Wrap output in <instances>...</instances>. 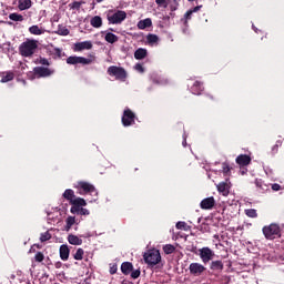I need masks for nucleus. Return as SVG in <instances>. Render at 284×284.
<instances>
[{
    "label": "nucleus",
    "instance_id": "nucleus-27",
    "mask_svg": "<svg viewBox=\"0 0 284 284\" xmlns=\"http://www.w3.org/2000/svg\"><path fill=\"white\" fill-rule=\"evenodd\" d=\"M29 32H30V34H36L39 37L41 34H44L45 31L43 29L39 28V26L34 24L29 28Z\"/></svg>",
    "mask_w": 284,
    "mask_h": 284
},
{
    "label": "nucleus",
    "instance_id": "nucleus-22",
    "mask_svg": "<svg viewBox=\"0 0 284 284\" xmlns=\"http://www.w3.org/2000/svg\"><path fill=\"white\" fill-rule=\"evenodd\" d=\"M145 57H148V50L146 49L139 48L138 50H135L134 59H136L138 61H141V60L145 59Z\"/></svg>",
    "mask_w": 284,
    "mask_h": 284
},
{
    "label": "nucleus",
    "instance_id": "nucleus-20",
    "mask_svg": "<svg viewBox=\"0 0 284 284\" xmlns=\"http://www.w3.org/2000/svg\"><path fill=\"white\" fill-rule=\"evenodd\" d=\"M79 187L83 190V192H89L91 194L92 192H97V189L94 187V185L88 182H83V181L79 182Z\"/></svg>",
    "mask_w": 284,
    "mask_h": 284
},
{
    "label": "nucleus",
    "instance_id": "nucleus-31",
    "mask_svg": "<svg viewBox=\"0 0 284 284\" xmlns=\"http://www.w3.org/2000/svg\"><path fill=\"white\" fill-rule=\"evenodd\" d=\"M146 41L150 45H154V43H159V36L154 33H149L146 36Z\"/></svg>",
    "mask_w": 284,
    "mask_h": 284
},
{
    "label": "nucleus",
    "instance_id": "nucleus-37",
    "mask_svg": "<svg viewBox=\"0 0 284 284\" xmlns=\"http://www.w3.org/2000/svg\"><path fill=\"white\" fill-rule=\"evenodd\" d=\"M245 214H246V216H248V219H257L258 217V213H256V209H247V210H245Z\"/></svg>",
    "mask_w": 284,
    "mask_h": 284
},
{
    "label": "nucleus",
    "instance_id": "nucleus-47",
    "mask_svg": "<svg viewBox=\"0 0 284 284\" xmlns=\"http://www.w3.org/2000/svg\"><path fill=\"white\" fill-rule=\"evenodd\" d=\"M139 276H141V270H135L133 272H131V278H139Z\"/></svg>",
    "mask_w": 284,
    "mask_h": 284
},
{
    "label": "nucleus",
    "instance_id": "nucleus-9",
    "mask_svg": "<svg viewBox=\"0 0 284 284\" xmlns=\"http://www.w3.org/2000/svg\"><path fill=\"white\" fill-rule=\"evenodd\" d=\"M200 258L206 265V263H210L214 258V251L210 247L200 248Z\"/></svg>",
    "mask_w": 284,
    "mask_h": 284
},
{
    "label": "nucleus",
    "instance_id": "nucleus-51",
    "mask_svg": "<svg viewBox=\"0 0 284 284\" xmlns=\"http://www.w3.org/2000/svg\"><path fill=\"white\" fill-rule=\"evenodd\" d=\"M192 14H194V11L192 10L186 11V13L184 14L186 21H190V19H192Z\"/></svg>",
    "mask_w": 284,
    "mask_h": 284
},
{
    "label": "nucleus",
    "instance_id": "nucleus-41",
    "mask_svg": "<svg viewBox=\"0 0 284 284\" xmlns=\"http://www.w3.org/2000/svg\"><path fill=\"white\" fill-rule=\"evenodd\" d=\"M81 6H83V1H74L72 3L69 4V8L71 10H81Z\"/></svg>",
    "mask_w": 284,
    "mask_h": 284
},
{
    "label": "nucleus",
    "instance_id": "nucleus-46",
    "mask_svg": "<svg viewBox=\"0 0 284 284\" xmlns=\"http://www.w3.org/2000/svg\"><path fill=\"white\" fill-rule=\"evenodd\" d=\"M80 216H88L90 215V211L88 209H84V207H80V213H79Z\"/></svg>",
    "mask_w": 284,
    "mask_h": 284
},
{
    "label": "nucleus",
    "instance_id": "nucleus-12",
    "mask_svg": "<svg viewBox=\"0 0 284 284\" xmlns=\"http://www.w3.org/2000/svg\"><path fill=\"white\" fill-rule=\"evenodd\" d=\"M231 187L232 183L230 182V180H225V182H221L217 184V192H220L222 196H229Z\"/></svg>",
    "mask_w": 284,
    "mask_h": 284
},
{
    "label": "nucleus",
    "instance_id": "nucleus-15",
    "mask_svg": "<svg viewBox=\"0 0 284 284\" xmlns=\"http://www.w3.org/2000/svg\"><path fill=\"white\" fill-rule=\"evenodd\" d=\"M203 90H205V88L203 87V82L201 81H195L191 87L192 94H195L197 97L202 94Z\"/></svg>",
    "mask_w": 284,
    "mask_h": 284
},
{
    "label": "nucleus",
    "instance_id": "nucleus-55",
    "mask_svg": "<svg viewBox=\"0 0 284 284\" xmlns=\"http://www.w3.org/2000/svg\"><path fill=\"white\" fill-rule=\"evenodd\" d=\"M62 266H63V263H61V262H57L54 264L55 270H61Z\"/></svg>",
    "mask_w": 284,
    "mask_h": 284
},
{
    "label": "nucleus",
    "instance_id": "nucleus-54",
    "mask_svg": "<svg viewBox=\"0 0 284 284\" xmlns=\"http://www.w3.org/2000/svg\"><path fill=\"white\" fill-rule=\"evenodd\" d=\"M272 190L274 192H278V190H281V185L280 184H272Z\"/></svg>",
    "mask_w": 284,
    "mask_h": 284
},
{
    "label": "nucleus",
    "instance_id": "nucleus-1",
    "mask_svg": "<svg viewBox=\"0 0 284 284\" xmlns=\"http://www.w3.org/2000/svg\"><path fill=\"white\" fill-rule=\"evenodd\" d=\"M37 50H39V41L34 39H27L19 45V53L24 58L34 57Z\"/></svg>",
    "mask_w": 284,
    "mask_h": 284
},
{
    "label": "nucleus",
    "instance_id": "nucleus-18",
    "mask_svg": "<svg viewBox=\"0 0 284 284\" xmlns=\"http://www.w3.org/2000/svg\"><path fill=\"white\" fill-rule=\"evenodd\" d=\"M60 258L61 261H68V258H70V247L68 244H62L60 246Z\"/></svg>",
    "mask_w": 284,
    "mask_h": 284
},
{
    "label": "nucleus",
    "instance_id": "nucleus-58",
    "mask_svg": "<svg viewBox=\"0 0 284 284\" xmlns=\"http://www.w3.org/2000/svg\"><path fill=\"white\" fill-rule=\"evenodd\" d=\"M33 247H37L38 250H41V245L40 244H34Z\"/></svg>",
    "mask_w": 284,
    "mask_h": 284
},
{
    "label": "nucleus",
    "instance_id": "nucleus-59",
    "mask_svg": "<svg viewBox=\"0 0 284 284\" xmlns=\"http://www.w3.org/2000/svg\"><path fill=\"white\" fill-rule=\"evenodd\" d=\"M97 1V3H101V2H103V0H95Z\"/></svg>",
    "mask_w": 284,
    "mask_h": 284
},
{
    "label": "nucleus",
    "instance_id": "nucleus-3",
    "mask_svg": "<svg viewBox=\"0 0 284 284\" xmlns=\"http://www.w3.org/2000/svg\"><path fill=\"white\" fill-rule=\"evenodd\" d=\"M143 260L149 267H154V265H159L161 263V252L159 250H149L143 254Z\"/></svg>",
    "mask_w": 284,
    "mask_h": 284
},
{
    "label": "nucleus",
    "instance_id": "nucleus-25",
    "mask_svg": "<svg viewBox=\"0 0 284 284\" xmlns=\"http://www.w3.org/2000/svg\"><path fill=\"white\" fill-rule=\"evenodd\" d=\"M90 23L92 28H101V26H103V19L101 18V16H95L91 18Z\"/></svg>",
    "mask_w": 284,
    "mask_h": 284
},
{
    "label": "nucleus",
    "instance_id": "nucleus-44",
    "mask_svg": "<svg viewBox=\"0 0 284 284\" xmlns=\"http://www.w3.org/2000/svg\"><path fill=\"white\" fill-rule=\"evenodd\" d=\"M281 145H283V141L277 140L275 145L272 148L273 154H276V152H278V148H281Z\"/></svg>",
    "mask_w": 284,
    "mask_h": 284
},
{
    "label": "nucleus",
    "instance_id": "nucleus-24",
    "mask_svg": "<svg viewBox=\"0 0 284 284\" xmlns=\"http://www.w3.org/2000/svg\"><path fill=\"white\" fill-rule=\"evenodd\" d=\"M139 30H145V28H152V19L146 18L138 22Z\"/></svg>",
    "mask_w": 284,
    "mask_h": 284
},
{
    "label": "nucleus",
    "instance_id": "nucleus-11",
    "mask_svg": "<svg viewBox=\"0 0 284 284\" xmlns=\"http://www.w3.org/2000/svg\"><path fill=\"white\" fill-rule=\"evenodd\" d=\"M235 163L239 165V168H247L252 163V156L247 154H240L235 159Z\"/></svg>",
    "mask_w": 284,
    "mask_h": 284
},
{
    "label": "nucleus",
    "instance_id": "nucleus-57",
    "mask_svg": "<svg viewBox=\"0 0 284 284\" xmlns=\"http://www.w3.org/2000/svg\"><path fill=\"white\" fill-rule=\"evenodd\" d=\"M199 8L200 7H195L193 10H191L192 12H199Z\"/></svg>",
    "mask_w": 284,
    "mask_h": 284
},
{
    "label": "nucleus",
    "instance_id": "nucleus-34",
    "mask_svg": "<svg viewBox=\"0 0 284 284\" xmlns=\"http://www.w3.org/2000/svg\"><path fill=\"white\" fill-rule=\"evenodd\" d=\"M63 196L64 199H67V201H70V203H72V201H74V191L68 189L64 191Z\"/></svg>",
    "mask_w": 284,
    "mask_h": 284
},
{
    "label": "nucleus",
    "instance_id": "nucleus-10",
    "mask_svg": "<svg viewBox=\"0 0 284 284\" xmlns=\"http://www.w3.org/2000/svg\"><path fill=\"white\" fill-rule=\"evenodd\" d=\"M205 270V266H203L201 263H191L189 266V271L192 276H201Z\"/></svg>",
    "mask_w": 284,
    "mask_h": 284
},
{
    "label": "nucleus",
    "instance_id": "nucleus-50",
    "mask_svg": "<svg viewBox=\"0 0 284 284\" xmlns=\"http://www.w3.org/2000/svg\"><path fill=\"white\" fill-rule=\"evenodd\" d=\"M110 274H116V272H119V266H116V264H113L111 267H110Z\"/></svg>",
    "mask_w": 284,
    "mask_h": 284
},
{
    "label": "nucleus",
    "instance_id": "nucleus-33",
    "mask_svg": "<svg viewBox=\"0 0 284 284\" xmlns=\"http://www.w3.org/2000/svg\"><path fill=\"white\" fill-rule=\"evenodd\" d=\"M36 63H38L39 65H44L47 68H50V65H52L50 60H48V58H43V57L38 58Z\"/></svg>",
    "mask_w": 284,
    "mask_h": 284
},
{
    "label": "nucleus",
    "instance_id": "nucleus-14",
    "mask_svg": "<svg viewBox=\"0 0 284 284\" xmlns=\"http://www.w3.org/2000/svg\"><path fill=\"white\" fill-rule=\"evenodd\" d=\"M74 52H83V50H92L91 41L77 42L73 48Z\"/></svg>",
    "mask_w": 284,
    "mask_h": 284
},
{
    "label": "nucleus",
    "instance_id": "nucleus-52",
    "mask_svg": "<svg viewBox=\"0 0 284 284\" xmlns=\"http://www.w3.org/2000/svg\"><path fill=\"white\" fill-rule=\"evenodd\" d=\"M240 174L242 176H245V174H247V168L246 166H240Z\"/></svg>",
    "mask_w": 284,
    "mask_h": 284
},
{
    "label": "nucleus",
    "instance_id": "nucleus-48",
    "mask_svg": "<svg viewBox=\"0 0 284 284\" xmlns=\"http://www.w3.org/2000/svg\"><path fill=\"white\" fill-rule=\"evenodd\" d=\"M156 6L168 8V0H155Z\"/></svg>",
    "mask_w": 284,
    "mask_h": 284
},
{
    "label": "nucleus",
    "instance_id": "nucleus-36",
    "mask_svg": "<svg viewBox=\"0 0 284 284\" xmlns=\"http://www.w3.org/2000/svg\"><path fill=\"white\" fill-rule=\"evenodd\" d=\"M74 223H77V220L74 219V216H69L67 219V225H65L67 232H70V230H72V225H74Z\"/></svg>",
    "mask_w": 284,
    "mask_h": 284
},
{
    "label": "nucleus",
    "instance_id": "nucleus-13",
    "mask_svg": "<svg viewBox=\"0 0 284 284\" xmlns=\"http://www.w3.org/2000/svg\"><path fill=\"white\" fill-rule=\"evenodd\" d=\"M214 205H216V200H214V196L206 197L200 203L201 210H212Z\"/></svg>",
    "mask_w": 284,
    "mask_h": 284
},
{
    "label": "nucleus",
    "instance_id": "nucleus-28",
    "mask_svg": "<svg viewBox=\"0 0 284 284\" xmlns=\"http://www.w3.org/2000/svg\"><path fill=\"white\" fill-rule=\"evenodd\" d=\"M14 80V72L8 71L4 75H2L0 83H9V81Z\"/></svg>",
    "mask_w": 284,
    "mask_h": 284
},
{
    "label": "nucleus",
    "instance_id": "nucleus-35",
    "mask_svg": "<svg viewBox=\"0 0 284 284\" xmlns=\"http://www.w3.org/2000/svg\"><path fill=\"white\" fill-rule=\"evenodd\" d=\"M164 254H174L176 252V247L172 244H166L163 246Z\"/></svg>",
    "mask_w": 284,
    "mask_h": 284
},
{
    "label": "nucleus",
    "instance_id": "nucleus-30",
    "mask_svg": "<svg viewBox=\"0 0 284 284\" xmlns=\"http://www.w3.org/2000/svg\"><path fill=\"white\" fill-rule=\"evenodd\" d=\"M104 39L108 43H116V41H119V37L112 32H108Z\"/></svg>",
    "mask_w": 284,
    "mask_h": 284
},
{
    "label": "nucleus",
    "instance_id": "nucleus-8",
    "mask_svg": "<svg viewBox=\"0 0 284 284\" xmlns=\"http://www.w3.org/2000/svg\"><path fill=\"white\" fill-rule=\"evenodd\" d=\"M67 63L68 65H78V63H81L82 65H90L92 60L83 57L71 55L67 59Z\"/></svg>",
    "mask_w": 284,
    "mask_h": 284
},
{
    "label": "nucleus",
    "instance_id": "nucleus-17",
    "mask_svg": "<svg viewBox=\"0 0 284 284\" xmlns=\"http://www.w3.org/2000/svg\"><path fill=\"white\" fill-rule=\"evenodd\" d=\"M49 54L53 57V59H63L65 57V52L61 48L49 49Z\"/></svg>",
    "mask_w": 284,
    "mask_h": 284
},
{
    "label": "nucleus",
    "instance_id": "nucleus-16",
    "mask_svg": "<svg viewBox=\"0 0 284 284\" xmlns=\"http://www.w3.org/2000/svg\"><path fill=\"white\" fill-rule=\"evenodd\" d=\"M134 270V265L131 262H123L121 264V272L124 274V276H129V274H132Z\"/></svg>",
    "mask_w": 284,
    "mask_h": 284
},
{
    "label": "nucleus",
    "instance_id": "nucleus-40",
    "mask_svg": "<svg viewBox=\"0 0 284 284\" xmlns=\"http://www.w3.org/2000/svg\"><path fill=\"white\" fill-rule=\"evenodd\" d=\"M50 239H52V234H50L49 231L41 233L40 235L41 243H45V241H50Z\"/></svg>",
    "mask_w": 284,
    "mask_h": 284
},
{
    "label": "nucleus",
    "instance_id": "nucleus-42",
    "mask_svg": "<svg viewBox=\"0 0 284 284\" xmlns=\"http://www.w3.org/2000/svg\"><path fill=\"white\" fill-rule=\"evenodd\" d=\"M58 34L61 37H68V34H70V30H68L65 27H59Z\"/></svg>",
    "mask_w": 284,
    "mask_h": 284
},
{
    "label": "nucleus",
    "instance_id": "nucleus-6",
    "mask_svg": "<svg viewBox=\"0 0 284 284\" xmlns=\"http://www.w3.org/2000/svg\"><path fill=\"white\" fill-rule=\"evenodd\" d=\"M125 19H128V13L123 10H118L115 13L113 14H108V21L109 23H113V24H119V23H123V21H125Z\"/></svg>",
    "mask_w": 284,
    "mask_h": 284
},
{
    "label": "nucleus",
    "instance_id": "nucleus-26",
    "mask_svg": "<svg viewBox=\"0 0 284 284\" xmlns=\"http://www.w3.org/2000/svg\"><path fill=\"white\" fill-rule=\"evenodd\" d=\"M19 10H30L32 8V0H19Z\"/></svg>",
    "mask_w": 284,
    "mask_h": 284
},
{
    "label": "nucleus",
    "instance_id": "nucleus-23",
    "mask_svg": "<svg viewBox=\"0 0 284 284\" xmlns=\"http://www.w3.org/2000/svg\"><path fill=\"white\" fill-rule=\"evenodd\" d=\"M68 242L70 243V245H83V240L74 234L68 235Z\"/></svg>",
    "mask_w": 284,
    "mask_h": 284
},
{
    "label": "nucleus",
    "instance_id": "nucleus-38",
    "mask_svg": "<svg viewBox=\"0 0 284 284\" xmlns=\"http://www.w3.org/2000/svg\"><path fill=\"white\" fill-rule=\"evenodd\" d=\"M9 19L10 21H23V16H21L20 13L13 12L9 14Z\"/></svg>",
    "mask_w": 284,
    "mask_h": 284
},
{
    "label": "nucleus",
    "instance_id": "nucleus-4",
    "mask_svg": "<svg viewBox=\"0 0 284 284\" xmlns=\"http://www.w3.org/2000/svg\"><path fill=\"white\" fill-rule=\"evenodd\" d=\"M106 72L109 77H114L116 81H125L128 79V72L123 67L111 65Z\"/></svg>",
    "mask_w": 284,
    "mask_h": 284
},
{
    "label": "nucleus",
    "instance_id": "nucleus-49",
    "mask_svg": "<svg viewBox=\"0 0 284 284\" xmlns=\"http://www.w3.org/2000/svg\"><path fill=\"white\" fill-rule=\"evenodd\" d=\"M187 224L185 223V222H178L176 224H175V227H176V230H185V226H186Z\"/></svg>",
    "mask_w": 284,
    "mask_h": 284
},
{
    "label": "nucleus",
    "instance_id": "nucleus-43",
    "mask_svg": "<svg viewBox=\"0 0 284 284\" xmlns=\"http://www.w3.org/2000/svg\"><path fill=\"white\" fill-rule=\"evenodd\" d=\"M44 260H45V255H43L42 252H38V253L34 255V261H36V263H43Z\"/></svg>",
    "mask_w": 284,
    "mask_h": 284
},
{
    "label": "nucleus",
    "instance_id": "nucleus-60",
    "mask_svg": "<svg viewBox=\"0 0 284 284\" xmlns=\"http://www.w3.org/2000/svg\"><path fill=\"white\" fill-rule=\"evenodd\" d=\"M189 1H194V0H189Z\"/></svg>",
    "mask_w": 284,
    "mask_h": 284
},
{
    "label": "nucleus",
    "instance_id": "nucleus-45",
    "mask_svg": "<svg viewBox=\"0 0 284 284\" xmlns=\"http://www.w3.org/2000/svg\"><path fill=\"white\" fill-rule=\"evenodd\" d=\"M80 210H81V207L72 204L70 212H71V214H79Z\"/></svg>",
    "mask_w": 284,
    "mask_h": 284
},
{
    "label": "nucleus",
    "instance_id": "nucleus-5",
    "mask_svg": "<svg viewBox=\"0 0 284 284\" xmlns=\"http://www.w3.org/2000/svg\"><path fill=\"white\" fill-rule=\"evenodd\" d=\"M121 121L124 128H130V125H134L136 123V114L130 110V108H126L123 111Z\"/></svg>",
    "mask_w": 284,
    "mask_h": 284
},
{
    "label": "nucleus",
    "instance_id": "nucleus-29",
    "mask_svg": "<svg viewBox=\"0 0 284 284\" xmlns=\"http://www.w3.org/2000/svg\"><path fill=\"white\" fill-rule=\"evenodd\" d=\"M71 205H75L78 207H85L88 203L85 202V200H83V197H77L74 200H71Z\"/></svg>",
    "mask_w": 284,
    "mask_h": 284
},
{
    "label": "nucleus",
    "instance_id": "nucleus-2",
    "mask_svg": "<svg viewBox=\"0 0 284 284\" xmlns=\"http://www.w3.org/2000/svg\"><path fill=\"white\" fill-rule=\"evenodd\" d=\"M262 232L267 241H274V239H281V226L276 223H271L262 229Z\"/></svg>",
    "mask_w": 284,
    "mask_h": 284
},
{
    "label": "nucleus",
    "instance_id": "nucleus-21",
    "mask_svg": "<svg viewBox=\"0 0 284 284\" xmlns=\"http://www.w3.org/2000/svg\"><path fill=\"white\" fill-rule=\"evenodd\" d=\"M210 270H212L213 272H223L224 270L223 262L221 260L211 262Z\"/></svg>",
    "mask_w": 284,
    "mask_h": 284
},
{
    "label": "nucleus",
    "instance_id": "nucleus-32",
    "mask_svg": "<svg viewBox=\"0 0 284 284\" xmlns=\"http://www.w3.org/2000/svg\"><path fill=\"white\" fill-rule=\"evenodd\" d=\"M83 256H85V251L83 248H78L73 254L74 261H83Z\"/></svg>",
    "mask_w": 284,
    "mask_h": 284
},
{
    "label": "nucleus",
    "instance_id": "nucleus-56",
    "mask_svg": "<svg viewBox=\"0 0 284 284\" xmlns=\"http://www.w3.org/2000/svg\"><path fill=\"white\" fill-rule=\"evenodd\" d=\"M206 98L210 99L211 101H214V95L210 94V93H206Z\"/></svg>",
    "mask_w": 284,
    "mask_h": 284
},
{
    "label": "nucleus",
    "instance_id": "nucleus-19",
    "mask_svg": "<svg viewBox=\"0 0 284 284\" xmlns=\"http://www.w3.org/2000/svg\"><path fill=\"white\" fill-rule=\"evenodd\" d=\"M234 171V168L230 165V162H223L221 172L223 173V176H232V172Z\"/></svg>",
    "mask_w": 284,
    "mask_h": 284
},
{
    "label": "nucleus",
    "instance_id": "nucleus-39",
    "mask_svg": "<svg viewBox=\"0 0 284 284\" xmlns=\"http://www.w3.org/2000/svg\"><path fill=\"white\" fill-rule=\"evenodd\" d=\"M255 185H256V187H257L258 190H261L262 192L267 191V184H264L262 179L255 180Z\"/></svg>",
    "mask_w": 284,
    "mask_h": 284
},
{
    "label": "nucleus",
    "instance_id": "nucleus-53",
    "mask_svg": "<svg viewBox=\"0 0 284 284\" xmlns=\"http://www.w3.org/2000/svg\"><path fill=\"white\" fill-rule=\"evenodd\" d=\"M135 70H138V72H144L143 65L141 63L135 64Z\"/></svg>",
    "mask_w": 284,
    "mask_h": 284
},
{
    "label": "nucleus",
    "instance_id": "nucleus-7",
    "mask_svg": "<svg viewBox=\"0 0 284 284\" xmlns=\"http://www.w3.org/2000/svg\"><path fill=\"white\" fill-rule=\"evenodd\" d=\"M33 74L38 77V79H47L54 74V69H50L48 67H36L33 68Z\"/></svg>",
    "mask_w": 284,
    "mask_h": 284
}]
</instances>
